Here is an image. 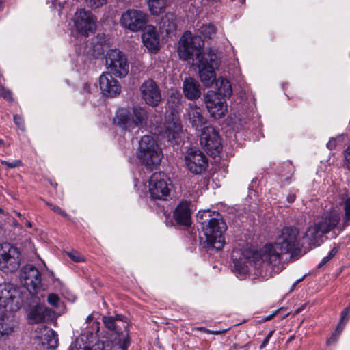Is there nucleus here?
<instances>
[{
    "label": "nucleus",
    "instance_id": "nucleus-1",
    "mask_svg": "<svg viewBox=\"0 0 350 350\" xmlns=\"http://www.w3.org/2000/svg\"><path fill=\"white\" fill-rule=\"evenodd\" d=\"M299 230L294 226L284 227L273 243L266 244L256 252L249 249L234 250L232 252L233 271L244 278L253 263L256 278L268 279L281 271V256L297 254L302 247Z\"/></svg>",
    "mask_w": 350,
    "mask_h": 350
},
{
    "label": "nucleus",
    "instance_id": "nucleus-2",
    "mask_svg": "<svg viewBox=\"0 0 350 350\" xmlns=\"http://www.w3.org/2000/svg\"><path fill=\"white\" fill-rule=\"evenodd\" d=\"M204 45L199 36H193L191 31H185L180 39L178 52L180 57L188 60L195 55L198 67L199 76L204 86H212L216 81L215 66H217V56L214 49H209L206 53L201 52Z\"/></svg>",
    "mask_w": 350,
    "mask_h": 350
},
{
    "label": "nucleus",
    "instance_id": "nucleus-3",
    "mask_svg": "<svg viewBox=\"0 0 350 350\" xmlns=\"http://www.w3.org/2000/svg\"><path fill=\"white\" fill-rule=\"evenodd\" d=\"M206 242L217 250L224 247L223 236L227 226L219 213L206 210L200 211L197 215Z\"/></svg>",
    "mask_w": 350,
    "mask_h": 350
},
{
    "label": "nucleus",
    "instance_id": "nucleus-4",
    "mask_svg": "<svg viewBox=\"0 0 350 350\" xmlns=\"http://www.w3.org/2000/svg\"><path fill=\"white\" fill-rule=\"evenodd\" d=\"M148 118L146 108L134 106L131 109H119L114 118V123L121 129L136 134L147 125Z\"/></svg>",
    "mask_w": 350,
    "mask_h": 350
},
{
    "label": "nucleus",
    "instance_id": "nucleus-5",
    "mask_svg": "<svg viewBox=\"0 0 350 350\" xmlns=\"http://www.w3.org/2000/svg\"><path fill=\"white\" fill-rule=\"evenodd\" d=\"M163 153L155 139L150 135H144L139 142L137 158L146 166L153 169L159 165Z\"/></svg>",
    "mask_w": 350,
    "mask_h": 350
},
{
    "label": "nucleus",
    "instance_id": "nucleus-6",
    "mask_svg": "<svg viewBox=\"0 0 350 350\" xmlns=\"http://www.w3.org/2000/svg\"><path fill=\"white\" fill-rule=\"evenodd\" d=\"M22 306V288L12 283L0 284V308L15 312Z\"/></svg>",
    "mask_w": 350,
    "mask_h": 350
},
{
    "label": "nucleus",
    "instance_id": "nucleus-7",
    "mask_svg": "<svg viewBox=\"0 0 350 350\" xmlns=\"http://www.w3.org/2000/svg\"><path fill=\"white\" fill-rule=\"evenodd\" d=\"M172 189V181L165 173L156 172L150 176L148 191L152 198L167 200L170 197Z\"/></svg>",
    "mask_w": 350,
    "mask_h": 350
},
{
    "label": "nucleus",
    "instance_id": "nucleus-8",
    "mask_svg": "<svg viewBox=\"0 0 350 350\" xmlns=\"http://www.w3.org/2000/svg\"><path fill=\"white\" fill-rule=\"evenodd\" d=\"M21 263L19 250L10 243L0 244V270L4 273L16 271Z\"/></svg>",
    "mask_w": 350,
    "mask_h": 350
},
{
    "label": "nucleus",
    "instance_id": "nucleus-9",
    "mask_svg": "<svg viewBox=\"0 0 350 350\" xmlns=\"http://www.w3.org/2000/svg\"><path fill=\"white\" fill-rule=\"evenodd\" d=\"M105 65L109 73L119 77H125L129 73V66L126 57L118 49H110L105 57Z\"/></svg>",
    "mask_w": 350,
    "mask_h": 350
},
{
    "label": "nucleus",
    "instance_id": "nucleus-10",
    "mask_svg": "<svg viewBox=\"0 0 350 350\" xmlns=\"http://www.w3.org/2000/svg\"><path fill=\"white\" fill-rule=\"evenodd\" d=\"M126 317L121 314H116L115 317L111 316H104L102 318V321L106 329L113 332L114 334L118 336V342L120 344V347L122 350H126L130 345V338L129 336L128 330L125 334L121 332V327L127 329Z\"/></svg>",
    "mask_w": 350,
    "mask_h": 350
},
{
    "label": "nucleus",
    "instance_id": "nucleus-11",
    "mask_svg": "<svg viewBox=\"0 0 350 350\" xmlns=\"http://www.w3.org/2000/svg\"><path fill=\"white\" fill-rule=\"evenodd\" d=\"M73 27L77 33L87 37L96 27V19L91 12L84 8L77 10L72 18Z\"/></svg>",
    "mask_w": 350,
    "mask_h": 350
},
{
    "label": "nucleus",
    "instance_id": "nucleus-12",
    "mask_svg": "<svg viewBox=\"0 0 350 350\" xmlns=\"http://www.w3.org/2000/svg\"><path fill=\"white\" fill-rule=\"evenodd\" d=\"M204 103L210 115L219 119L225 116L227 105L225 98L213 90H208L204 96Z\"/></svg>",
    "mask_w": 350,
    "mask_h": 350
},
{
    "label": "nucleus",
    "instance_id": "nucleus-13",
    "mask_svg": "<svg viewBox=\"0 0 350 350\" xmlns=\"http://www.w3.org/2000/svg\"><path fill=\"white\" fill-rule=\"evenodd\" d=\"M35 340L44 350L54 349L58 346V335L46 325H39L35 330Z\"/></svg>",
    "mask_w": 350,
    "mask_h": 350
},
{
    "label": "nucleus",
    "instance_id": "nucleus-14",
    "mask_svg": "<svg viewBox=\"0 0 350 350\" xmlns=\"http://www.w3.org/2000/svg\"><path fill=\"white\" fill-rule=\"evenodd\" d=\"M147 22V14L144 12L135 9H129L122 14L121 25L132 31H137Z\"/></svg>",
    "mask_w": 350,
    "mask_h": 350
},
{
    "label": "nucleus",
    "instance_id": "nucleus-15",
    "mask_svg": "<svg viewBox=\"0 0 350 350\" xmlns=\"http://www.w3.org/2000/svg\"><path fill=\"white\" fill-rule=\"evenodd\" d=\"M200 140L202 146L209 153L213 154V151L219 152L221 150L220 137L212 126H204Z\"/></svg>",
    "mask_w": 350,
    "mask_h": 350
},
{
    "label": "nucleus",
    "instance_id": "nucleus-16",
    "mask_svg": "<svg viewBox=\"0 0 350 350\" xmlns=\"http://www.w3.org/2000/svg\"><path fill=\"white\" fill-rule=\"evenodd\" d=\"M140 93L144 102L152 107L157 106L161 100V94L159 86L151 79L145 80L140 86Z\"/></svg>",
    "mask_w": 350,
    "mask_h": 350
},
{
    "label": "nucleus",
    "instance_id": "nucleus-17",
    "mask_svg": "<svg viewBox=\"0 0 350 350\" xmlns=\"http://www.w3.org/2000/svg\"><path fill=\"white\" fill-rule=\"evenodd\" d=\"M187 169L193 174H199L204 172L208 165V159L201 151L190 150L185 157Z\"/></svg>",
    "mask_w": 350,
    "mask_h": 350
},
{
    "label": "nucleus",
    "instance_id": "nucleus-18",
    "mask_svg": "<svg viewBox=\"0 0 350 350\" xmlns=\"http://www.w3.org/2000/svg\"><path fill=\"white\" fill-rule=\"evenodd\" d=\"M41 286V275L39 271L31 265L23 267V286L31 294L38 292Z\"/></svg>",
    "mask_w": 350,
    "mask_h": 350
},
{
    "label": "nucleus",
    "instance_id": "nucleus-19",
    "mask_svg": "<svg viewBox=\"0 0 350 350\" xmlns=\"http://www.w3.org/2000/svg\"><path fill=\"white\" fill-rule=\"evenodd\" d=\"M99 85L101 93L108 97H113L120 93L119 82L109 72H104L99 77Z\"/></svg>",
    "mask_w": 350,
    "mask_h": 350
},
{
    "label": "nucleus",
    "instance_id": "nucleus-20",
    "mask_svg": "<svg viewBox=\"0 0 350 350\" xmlns=\"http://www.w3.org/2000/svg\"><path fill=\"white\" fill-rule=\"evenodd\" d=\"M185 116L189 123L196 130H199L207 123V119L203 113L202 109L194 103L188 105Z\"/></svg>",
    "mask_w": 350,
    "mask_h": 350
},
{
    "label": "nucleus",
    "instance_id": "nucleus-21",
    "mask_svg": "<svg viewBox=\"0 0 350 350\" xmlns=\"http://www.w3.org/2000/svg\"><path fill=\"white\" fill-rule=\"evenodd\" d=\"M142 39L144 46L152 53H157L159 49V36L156 28L152 25L145 27Z\"/></svg>",
    "mask_w": 350,
    "mask_h": 350
},
{
    "label": "nucleus",
    "instance_id": "nucleus-22",
    "mask_svg": "<svg viewBox=\"0 0 350 350\" xmlns=\"http://www.w3.org/2000/svg\"><path fill=\"white\" fill-rule=\"evenodd\" d=\"M340 220V214L336 211H332L317 218L314 222L325 234L336 227Z\"/></svg>",
    "mask_w": 350,
    "mask_h": 350
},
{
    "label": "nucleus",
    "instance_id": "nucleus-23",
    "mask_svg": "<svg viewBox=\"0 0 350 350\" xmlns=\"http://www.w3.org/2000/svg\"><path fill=\"white\" fill-rule=\"evenodd\" d=\"M182 129L180 119L173 113L166 118V122L164 124V131H162L163 135L169 141L176 139L180 134Z\"/></svg>",
    "mask_w": 350,
    "mask_h": 350
},
{
    "label": "nucleus",
    "instance_id": "nucleus-24",
    "mask_svg": "<svg viewBox=\"0 0 350 350\" xmlns=\"http://www.w3.org/2000/svg\"><path fill=\"white\" fill-rule=\"evenodd\" d=\"M50 310L45 306L38 304L31 306L27 311V319L30 324L43 322L49 315Z\"/></svg>",
    "mask_w": 350,
    "mask_h": 350
},
{
    "label": "nucleus",
    "instance_id": "nucleus-25",
    "mask_svg": "<svg viewBox=\"0 0 350 350\" xmlns=\"http://www.w3.org/2000/svg\"><path fill=\"white\" fill-rule=\"evenodd\" d=\"M183 90L185 96L191 100L198 99L201 96L199 83L191 77L186 78L183 83Z\"/></svg>",
    "mask_w": 350,
    "mask_h": 350
},
{
    "label": "nucleus",
    "instance_id": "nucleus-26",
    "mask_svg": "<svg viewBox=\"0 0 350 350\" xmlns=\"http://www.w3.org/2000/svg\"><path fill=\"white\" fill-rule=\"evenodd\" d=\"M174 217L178 224L189 226L191 223V210L187 202L180 203L174 212Z\"/></svg>",
    "mask_w": 350,
    "mask_h": 350
},
{
    "label": "nucleus",
    "instance_id": "nucleus-27",
    "mask_svg": "<svg viewBox=\"0 0 350 350\" xmlns=\"http://www.w3.org/2000/svg\"><path fill=\"white\" fill-rule=\"evenodd\" d=\"M324 233L314 222L313 225L310 226L304 234L308 243L312 246L317 247L320 245L321 239Z\"/></svg>",
    "mask_w": 350,
    "mask_h": 350
},
{
    "label": "nucleus",
    "instance_id": "nucleus-28",
    "mask_svg": "<svg viewBox=\"0 0 350 350\" xmlns=\"http://www.w3.org/2000/svg\"><path fill=\"white\" fill-rule=\"evenodd\" d=\"M148 10L152 15L159 16L165 11V0H146Z\"/></svg>",
    "mask_w": 350,
    "mask_h": 350
},
{
    "label": "nucleus",
    "instance_id": "nucleus-29",
    "mask_svg": "<svg viewBox=\"0 0 350 350\" xmlns=\"http://www.w3.org/2000/svg\"><path fill=\"white\" fill-rule=\"evenodd\" d=\"M216 92L219 95V96H221L224 98L226 97H230L232 94V90L230 81L226 79H219L218 90Z\"/></svg>",
    "mask_w": 350,
    "mask_h": 350
},
{
    "label": "nucleus",
    "instance_id": "nucleus-30",
    "mask_svg": "<svg viewBox=\"0 0 350 350\" xmlns=\"http://www.w3.org/2000/svg\"><path fill=\"white\" fill-rule=\"evenodd\" d=\"M199 32L205 39H211L215 35L217 28L212 23L204 24L200 27Z\"/></svg>",
    "mask_w": 350,
    "mask_h": 350
},
{
    "label": "nucleus",
    "instance_id": "nucleus-31",
    "mask_svg": "<svg viewBox=\"0 0 350 350\" xmlns=\"http://www.w3.org/2000/svg\"><path fill=\"white\" fill-rule=\"evenodd\" d=\"M161 28L166 33L174 31L176 28V25L173 21V15L170 14H166L162 18L161 21Z\"/></svg>",
    "mask_w": 350,
    "mask_h": 350
},
{
    "label": "nucleus",
    "instance_id": "nucleus-32",
    "mask_svg": "<svg viewBox=\"0 0 350 350\" xmlns=\"http://www.w3.org/2000/svg\"><path fill=\"white\" fill-rule=\"evenodd\" d=\"M13 332V327L8 323V320L5 315L0 316V337L4 335H8Z\"/></svg>",
    "mask_w": 350,
    "mask_h": 350
},
{
    "label": "nucleus",
    "instance_id": "nucleus-33",
    "mask_svg": "<svg viewBox=\"0 0 350 350\" xmlns=\"http://www.w3.org/2000/svg\"><path fill=\"white\" fill-rule=\"evenodd\" d=\"M342 204L345 211L343 224L347 226L350 225V197L344 200Z\"/></svg>",
    "mask_w": 350,
    "mask_h": 350
},
{
    "label": "nucleus",
    "instance_id": "nucleus-34",
    "mask_svg": "<svg viewBox=\"0 0 350 350\" xmlns=\"http://www.w3.org/2000/svg\"><path fill=\"white\" fill-rule=\"evenodd\" d=\"M25 242H26L25 248H26L27 252L29 254V256L28 258H29V259L31 260H33L34 259L38 258V255L37 254L35 247H34V245L31 243L30 239L29 238L26 239Z\"/></svg>",
    "mask_w": 350,
    "mask_h": 350
},
{
    "label": "nucleus",
    "instance_id": "nucleus-35",
    "mask_svg": "<svg viewBox=\"0 0 350 350\" xmlns=\"http://www.w3.org/2000/svg\"><path fill=\"white\" fill-rule=\"evenodd\" d=\"M181 98L182 96L180 92L176 90H172L167 100L169 103H172V107H173L180 104Z\"/></svg>",
    "mask_w": 350,
    "mask_h": 350
},
{
    "label": "nucleus",
    "instance_id": "nucleus-36",
    "mask_svg": "<svg viewBox=\"0 0 350 350\" xmlns=\"http://www.w3.org/2000/svg\"><path fill=\"white\" fill-rule=\"evenodd\" d=\"M98 313L92 312L86 319V322L88 323H91L92 322V326L94 327L93 329L96 330V332L99 331L100 323L97 321V318L96 317V316H98Z\"/></svg>",
    "mask_w": 350,
    "mask_h": 350
},
{
    "label": "nucleus",
    "instance_id": "nucleus-37",
    "mask_svg": "<svg viewBox=\"0 0 350 350\" xmlns=\"http://www.w3.org/2000/svg\"><path fill=\"white\" fill-rule=\"evenodd\" d=\"M67 255L75 262H81L85 261V258L77 251L72 250L66 252Z\"/></svg>",
    "mask_w": 350,
    "mask_h": 350
},
{
    "label": "nucleus",
    "instance_id": "nucleus-38",
    "mask_svg": "<svg viewBox=\"0 0 350 350\" xmlns=\"http://www.w3.org/2000/svg\"><path fill=\"white\" fill-rule=\"evenodd\" d=\"M88 6L91 8H98L107 3V0H84Z\"/></svg>",
    "mask_w": 350,
    "mask_h": 350
},
{
    "label": "nucleus",
    "instance_id": "nucleus-39",
    "mask_svg": "<svg viewBox=\"0 0 350 350\" xmlns=\"http://www.w3.org/2000/svg\"><path fill=\"white\" fill-rule=\"evenodd\" d=\"M0 97L8 101L12 100V92L10 90L6 89L1 84H0Z\"/></svg>",
    "mask_w": 350,
    "mask_h": 350
},
{
    "label": "nucleus",
    "instance_id": "nucleus-40",
    "mask_svg": "<svg viewBox=\"0 0 350 350\" xmlns=\"http://www.w3.org/2000/svg\"><path fill=\"white\" fill-rule=\"evenodd\" d=\"M350 311V306L345 309L344 311L341 313V319L340 321L338 324V326L337 327L336 331L337 332V335H339L340 332H342V327H340L342 325H344L343 321L348 314L349 312Z\"/></svg>",
    "mask_w": 350,
    "mask_h": 350
},
{
    "label": "nucleus",
    "instance_id": "nucleus-41",
    "mask_svg": "<svg viewBox=\"0 0 350 350\" xmlns=\"http://www.w3.org/2000/svg\"><path fill=\"white\" fill-rule=\"evenodd\" d=\"M47 301L49 304L56 307L58 305L59 298L57 295L51 293L49 295Z\"/></svg>",
    "mask_w": 350,
    "mask_h": 350
},
{
    "label": "nucleus",
    "instance_id": "nucleus-42",
    "mask_svg": "<svg viewBox=\"0 0 350 350\" xmlns=\"http://www.w3.org/2000/svg\"><path fill=\"white\" fill-rule=\"evenodd\" d=\"M70 350H89V347L84 344L75 342L72 344Z\"/></svg>",
    "mask_w": 350,
    "mask_h": 350
},
{
    "label": "nucleus",
    "instance_id": "nucleus-43",
    "mask_svg": "<svg viewBox=\"0 0 350 350\" xmlns=\"http://www.w3.org/2000/svg\"><path fill=\"white\" fill-rule=\"evenodd\" d=\"M1 163L3 165H5L10 168H14V167L19 166L21 164V161L19 160L13 161L11 162L4 161H2Z\"/></svg>",
    "mask_w": 350,
    "mask_h": 350
},
{
    "label": "nucleus",
    "instance_id": "nucleus-44",
    "mask_svg": "<svg viewBox=\"0 0 350 350\" xmlns=\"http://www.w3.org/2000/svg\"><path fill=\"white\" fill-rule=\"evenodd\" d=\"M89 350H106L105 343L103 341H98Z\"/></svg>",
    "mask_w": 350,
    "mask_h": 350
},
{
    "label": "nucleus",
    "instance_id": "nucleus-45",
    "mask_svg": "<svg viewBox=\"0 0 350 350\" xmlns=\"http://www.w3.org/2000/svg\"><path fill=\"white\" fill-rule=\"evenodd\" d=\"M47 204L52 208V210H53L55 212L60 214L61 215L64 216V217H66L67 216V214L66 213V212L63 210L61 209L60 207L59 206H54L52 204H50V203H47Z\"/></svg>",
    "mask_w": 350,
    "mask_h": 350
},
{
    "label": "nucleus",
    "instance_id": "nucleus-46",
    "mask_svg": "<svg viewBox=\"0 0 350 350\" xmlns=\"http://www.w3.org/2000/svg\"><path fill=\"white\" fill-rule=\"evenodd\" d=\"M14 120L15 124L18 126V127L20 128L22 124L21 117L18 115H15L14 116Z\"/></svg>",
    "mask_w": 350,
    "mask_h": 350
},
{
    "label": "nucleus",
    "instance_id": "nucleus-47",
    "mask_svg": "<svg viewBox=\"0 0 350 350\" xmlns=\"http://www.w3.org/2000/svg\"><path fill=\"white\" fill-rule=\"evenodd\" d=\"M345 158L348 164L350 165V146L345 152Z\"/></svg>",
    "mask_w": 350,
    "mask_h": 350
},
{
    "label": "nucleus",
    "instance_id": "nucleus-48",
    "mask_svg": "<svg viewBox=\"0 0 350 350\" xmlns=\"http://www.w3.org/2000/svg\"><path fill=\"white\" fill-rule=\"evenodd\" d=\"M296 196L295 193H290L287 196L286 200L289 203H293L295 200Z\"/></svg>",
    "mask_w": 350,
    "mask_h": 350
},
{
    "label": "nucleus",
    "instance_id": "nucleus-49",
    "mask_svg": "<svg viewBox=\"0 0 350 350\" xmlns=\"http://www.w3.org/2000/svg\"><path fill=\"white\" fill-rule=\"evenodd\" d=\"M282 308H280V309H278V310H276L275 311H274L271 314H269L268 316H267L265 318V320L266 321H269L270 319H271L273 317H275L280 310H282Z\"/></svg>",
    "mask_w": 350,
    "mask_h": 350
},
{
    "label": "nucleus",
    "instance_id": "nucleus-50",
    "mask_svg": "<svg viewBox=\"0 0 350 350\" xmlns=\"http://www.w3.org/2000/svg\"><path fill=\"white\" fill-rule=\"evenodd\" d=\"M229 329L230 328H227V329H222V330H215V331L211 330V334L218 335V334H224V333H226Z\"/></svg>",
    "mask_w": 350,
    "mask_h": 350
},
{
    "label": "nucleus",
    "instance_id": "nucleus-51",
    "mask_svg": "<svg viewBox=\"0 0 350 350\" xmlns=\"http://www.w3.org/2000/svg\"><path fill=\"white\" fill-rule=\"evenodd\" d=\"M331 260V258L327 256L325 257H324L321 262H320V264L319 265V267H322L323 265H325L328 261H329Z\"/></svg>",
    "mask_w": 350,
    "mask_h": 350
},
{
    "label": "nucleus",
    "instance_id": "nucleus-52",
    "mask_svg": "<svg viewBox=\"0 0 350 350\" xmlns=\"http://www.w3.org/2000/svg\"><path fill=\"white\" fill-rule=\"evenodd\" d=\"M336 253L337 249L334 247L329 252L327 256L332 259L336 255Z\"/></svg>",
    "mask_w": 350,
    "mask_h": 350
},
{
    "label": "nucleus",
    "instance_id": "nucleus-53",
    "mask_svg": "<svg viewBox=\"0 0 350 350\" xmlns=\"http://www.w3.org/2000/svg\"><path fill=\"white\" fill-rule=\"evenodd\" d=\"M336 253L337 249L334 247L329 252L327 256L332 259L336 255Z\"/></svg>",
    "mask_w": 350,
    "mask_h": 350
},
{
    "label": "nucleus",
    "instance_id": "nucleus-54",
    "mask_svg": "<svg viewBox=\"0 0 350 350\" xmlns=\"http://www.w3.org/2000/svg\"><path fill=\"white\" fill-rule=\"evenodd\" d=\"M196 329L199 330V331L204 332H205L206 334H211V330L206 329V327H197Z\"/></svg>",
    "mask_w": 350,
    "mask_h": 350
},
{
    "label": "nucleus",
    "instance_id": "nucleus-55",
    "mask_svg": "<svg viewBox=\"0 0 350 350\" xmlns=\"http://www.w3.org/2000/svg\"><path fill=\"white\" fill-rule=\"evenodd\" d=\"M269 340L265 337L260 345V349L265 348L269 343Z\"/></svg>",
    "mask_w": 350,
    "mask_h": 350
},
{
    "label": "nucleus",
    "instance_id": "nucleus-56",
    "mask_svg": "<svg viewBox=\"0 0 350 350\" xmlns=\"http://www.w3.org/2000/svg\"><path fill=\"white\" fill-rule=\"evenodd\" d=\"M327 146L328 147V148L329 149H333L335 146V143H334V141H329L327 144Z\"/></svg>",
    "mask_w": 350,
    "mask_h": 350
},
{
    "label": "nucleus",
    "instance_id": "nucleus-57",
    "mask_svg": "<svg viewBox=\"0 0 350 350\" xmlns=\"http://www.w3.org/2000/svg\"><path fill=\"white\" fill-rule=\"evenodd\" d=\"M336 340V336L334 335L332 337H331L329 339H328L327 343L331 344V342L332 341L334 342Z\"/></svg>",
    "mask_w": 350,
    "mask_h": 350
},
{
    "label": "nucleus",
    "instance_id": "nucleus-58",
    "mask_svg": "<svg viewBox=\"0 0 350 350\" xmlns=\"http://www.w3.org/2000/svg\"><path fill=\"white\" fill-rule=\"evenodd\" d=\"M273 332H274V330H271L268 334L266 336V338H268L269 340H270V338H271V336H273Z\"/></svg>",
    "mask_w": 350,
    "mask_h": 350
},
{
    "label": "nucleus",
    "instance_id": "nucleus-59",
    "mask_svg": "<svg viewBox=\"0 0 350 350\" xmlns=\"http://www.w3.org/2000/svg\"><path fill=\"white\" fill-rule=\"evenodd\" d=\"M25 226L27 227V228H31L32 227V224L30 221H27L25 222Z\"/></svg>",
    "mask_w": 350,
    "mask_h": 350
},
{
    "label": "nucleus",
    "instance_id": "nucleus-60",
    "mask_svg": "<svg viewBox=\"0 0 350 350\" xmlns=\"http://www.w3.org/2000/svg\"><path fill=\"white\" fill-rule=\"evenodd\" d=\"M302 280H303V278H300V279L297 280V281L293 284V286H292V287H293V288H294V287L296 286V284H297L299 282H300Z\"/></svg>",
    "mask_w": 350,
    "mask_h": 350
},
{
    "label": "nucleus",
    "instance_id": "nucleus-61",
    "mask_svg": "<svg viewBox=\"0 0 350 350\" xmlns=\"http://www.w3.org/2000/svg\"><path fill=\"white\" fill-rule=\"evenodd\" d=\"M97 46H98V53H100L101 52H103V49H102L101 45L100 44H98Z\"/></svg>",
    "mask_w": 350,
    "mask_h": 350
},
{
    "label": "nucleus",
    "instance_id": "nucleus-62",
    "mask_svg": "<svg viewBox=\"0 0 350 350\" xmlns=\"http://www.w3.org/2000/svg\"><path fill=\"white\" fill-rule=\"evenodd\" d=\"M301 311V308H297L296 310H295V314H298Z\"/></svg>",
    "mask_w": 350,
    "mask_h": 350
},
{
    "label": "nucleus",
    "instance_id": "nucleus-63",
    "mask_svg": "<svg viewBox=\"0 0 350 350\" xmlns=\"http://www.w3.org/2000/svg\"><path fill=\"white\" fill-rule=\"evenodd\" d=\"M4 144V142L3 139H0V146H2Z\"/></svg>",
    "mask_w": 350,
    "mask_h": 350
},
{
    "label": "nucleus",
    "instance_id": "nucleus-64",
    "mask_svg": "<svg viewBox=\"0 0 350 350\" xmlns=\"http://www.w3.org/2000/svg\"><path fill=\"white\" fill-rule=\"evenodd\" d=\"M2 2H3V0H0V10H1V9H2Z\"/></svg>",
    "mask_w": 350,
    "mask_h": 350
}]
</instances>
